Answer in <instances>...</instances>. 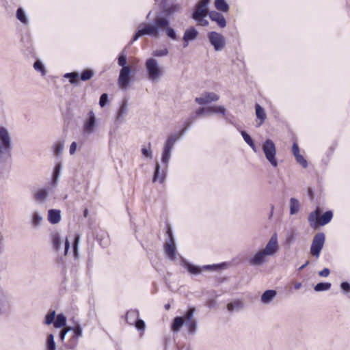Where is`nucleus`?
<instances>
[{"mask_svg": "<svg viewBox=\"0 0 350 350\" xmlns=\"http://www.w3.org/2000/svg\"><path fill=\"white\" fill-rule=\"evenodd\" d=\"M340 288L344 293L350 292V284L347 282H342L340 284Z\"/></svg>", "mask_w": 350, "mask_h": 350, "instance_id": "obj_59", "label": "nucleus"}, {"mask_svg": "<svg viewBox=\"0 0 350 350\" xmlns=\"http://www.w3.org/2000/svg\"><path fill=\"white\" fill-rule=\"evenodd\" d=\"M243 308V303L241 300H235L228 304L227 309L229 312L240 310Z\"/></svg>", "mask_w": 350, "mask_h": 350, "instance_id": "obj_32", "label": "nucleus"}, {"mask_svg": "<svg viewBox=\"0 0 350 350\" xmlns=\"http://www.w3.org/2000/svg\"><path fill=\"white\" fill-rule=\"evenodd\" d=\"M184 324H185V314L183 317H176L173 319L171 329L174 332H178Z\"/></svg>", "mask_w": 350, "mask_h": 350, "instance_id": "obj_25", "label": "nucleus"}, {"mask_svg": "<svg viewBox=\"0 0 350 350\" xmlns=\"http://www.w3.org/2000/svg\"><path fill=\"white\" fill-rule=\"evenodd\" d=\"M208 16L211 21L216 22L220 28H224L226 26V18L221 13L212 11L208 13Z\"/></svg>", "mask_w": 350, "mask_h": 350, "instance_id": "obj_18", "label": "nucleus"}, {"mask_svg": "<svg viewBox=\"0 0 350 350\" xmlns=\"http://www.w3.org/2000/svg\"><path fill=\"white\" fill-rule=\"evenodd\" d=\"M56 312L55 310L51 311L46 316H45V324L50 325L55 321Z\"/></svg>", "mask_w": 350, "mask_h": 350, "instance_id": "obj_45", "label": "nucleus"}, {"mask_svg": "<svg viewBox=\"0 0 350 350\" xmlns=\"http://www.w3.org/2000/svg\"><path fill=\"white\" fill-rule=\"evenodd\" d=\"M182 265L187 270L189 273L193 275H198L203 271H215L225 267L224 263L204 265L202 267L197 266L188 262L185 259L182 260Z\"/></svg>", "mask_w": 350, "mask_h": 350, "instance_id": "obj_5", "label": "nucleus"}, {"mask_svg": "<svg viewBox=\"0 0 350 350\" xmlns=\"http://www.w3.org/2000/svg\"><path fill=\"white\" fill-rule=\"evenodd\" d=\"M208 108L209 113H219L221 114L222 116H225L226 114V109L224 106H211L208 107Z\"/></svg>", "mask_w": 350, "mask_h": 350, "instance_id": "obj_41", "label": "nucleus"}, {"mask_svg": "<svg viewBox=\"0 0 350 350\" xmlns=\"http://www.w3.org/2000/svg\"><path fill=\"white\" fill-rule=\"evenodd\" d=\"M13 144L7 128L0 126V179L8 178L12 167Z\"/></svg>", "mask_w": 350, "mask_h": 350, "instance_id": "obj_1", "label": "nucleus"}, {"mask_svg": "<svg viewBox=\"0 0 350 350\" xmlns=\"http://www.w3.org/2000/svg\"><path fill=\"white\" fill-rule=\"evenodd\" d=\"M94 75V72L92 70L86 69L81 74V79L83 81L90 79Z\"/></svg>", "mask_w": 350, "mask_h": 350, "instance_id": "obj_43", "label": "nucleus"}, {"mask_svg": "<svg viewBox=\"0 0 350 350\" xmlns=\"http://www.w3.org/2000/svg\"><path fill=\"white\" fill-rule=\"evenodd\" d=\"M48 220L51 224H58L61 220V211L57 209L49 210Z\"/></svg>", "mask_w": 350, "mask_h": 350, "instance_id": "obj_23", "label": "nucleus"}, {"mask_svg": "<svg viewBox=\"0 0 350 350\" xmlns=\"http://www.w3.org/2000/svg\"><path fill=\"white\" fill-rule=\"evenodd\" d=\"M16 18L20 21L23 24L27 25L28 23L27 16L22 8H18L16 10Z\"/></svg>", "mask_w": 350, "mask_h": 350, "instance_id": "obj_36", "label": "nucleus"}, {"mask_svg": "<svg viewBox=\"0 0 350 350\" xmlns=\"http://www.w3.org/2000/svg\"><path fill=\"white\" fill-rule=\"evenodd\" d=\"M80 241V236L79 234H75L74 237V240L72 242V252L75 258H77L79 257L78 248Z\"/></svg>", "mask_w": 350, "mask_h": 350, "instance_id": "obj_38", "label": "nucleus"}, {"mask_svg": "<svg viewBox=\"0 0 350 350\" xmlns=\"http://www.w3.org/2000/svg\"><path fill=\"white\" fill-rule=\"evenodd\" d=\"M325 239V234L323 232H319L314 235L310 247V254L312 256L317 258L319 257L324 245Z\"/></svg>", "mask_w": 350, "mask_h": 350, "instance_id": "obj_9", "label": "nucleus"}, {"mask_svg": "<svg viewBox=\"0 0 350 350\" xmlns=\"http://www.w3.org/2000/svg\"><path fill=\"white\" fill-rule=\"evenodd\" d=\"M70 332V329H68V327L66 326L65 327L63 328V329L61 330L60 333H59V339L63 341L64 339H65V337H66V335L67 334L68 332Z\"/></svg>", "mask_w": 350, "mask_h": 350, "instance_id": "obj_58", "label": "nucleus"}, {"mask_svg": "<svg viewBox=\"0 0 350 350\" xmlns=\"http://www.w3.org/2000/svg\"><path fill=\"white\" fill-rule=\"evenodd\" d=\"M215 6L217 10L227 12L229 10V5L225 0H215Z\"/></svg>", "mask_w": 350, "mask_h": 350, "instance_id": "obj_35", "label": "nucleus"}, {"mask_svg": "<svg viewBox=\"0 0 350 350\" xmlns=\"http://www.w3.org/2000/svg\"><path fill=\"white\" fill-rule=\"evenodd\" d=\"M169 51L167 49H163L155 50L152 52V55L157 57H165L168 55Z\"/></svg>", "mask_w": 350, "mask_h": 350, "instance_id": "obj_46", "label": "nucleus"}, {"mask_svg": "<svg viewBox=\"0 0 350 350\" xmlns=\"http://www.w3.org/2000/svg\"><path fill=\"white\" fill-rule=\"evenodd\" d=\"M77 144L75 142H73L70 146L69 152L71 155H73L77 150Z\"/></svg>", "mask_w": 350, "mask_h": 350, "instance_id": "obj_62", "label": "nucleus"}, {"mask_svg": "<svg viewBox=\"0 0 350 350\" xmlns=\"http://www.w3.org/2000/svg\"><path fill=\"white\" fill-rule=\"evenodd\" d=\"M64 148V143L59 142L54 145V152L55 154H59Z\"/></svg>", "mask_w": 350, "mask_h": 350, "instance_id": "obj_54", "label": "nucleus"}, {"mask_svg": "<svg viewBox=\"0 0 350 350\" xmlns=\"http://www.w3.org/2000/svg\"><path fill=\"white\" fill-rule=\"evenodd\" d=\"M320 214L321 211L317 208L308 215V221L312 227L315 228L317 226H325L331 221L333 217V213L331 211L324 213L319 219Z\"/></svg>", "mask_w": 350, "mask_h": 350, "instance_id": "obj_6", "label": "nucleus"}, {"mask_svg": "<svg viewBox=\"0 0 350 350\" xmlns=\"http://www.w3.org/2000/svg\"><path fill=\"white\" fill-rule=\"evenodd\" d=\"M126 56L125 54L124 53H121L119 57H118V65L120 66H122V68H125V67H130L129 66H126Z\"/></svg>", "mask_w": 350, "mask_h": 350, "instance_id": "obj_49", "label": "nucleus"}, {"mask_svg": "<svg viewBox=\"0 0 350 350\" xmlns=\"http://www.w3.org/2000/svg\"><path fill=\"white\" fill-rule=\"evenodd\" d=\"M167 235L168 237V241L167 242H174V239L173 237L172 231L169 226H167V231H166Z\"/></svg>", "mask_w": 350, "mask_h": 350, "instance_id": "obj_60", "label": "nucleus"}, {"mask_svg": "<svg viewBox=\"0 0 350 350\" xmlns=\"http://www.w3.org/2000/svg\"><path fill=\"white\" fill-rule=\"evenodd\" d=\"M255 109H256V116L257 120L258 121V126H260L264 123V122L267 118L266 113H265L264 109L259 104H256Z\"/></svg>", "mask_w": 350, "mask_h": 350, "instance_id": "obj_27", "label": "nucleus"}, {"mask_svg": "<svg viewBox=\"0 0 350 350\" xmlns=\"http://www.w3.org/2000/svg\"><path fill=\"white\" fill-rule=\"evenodd\" d=\"M198 31L193 27H189L187 30H185L183 40H189V41H193L196 39L198 37Z\"/></svg>", "mask_w": 350, "mask_h": 350, "instance_id": "obj_29", "label": "nucleus"}, {"mask_svg": "<svg viewBox=\"0 0 350 350\" xmlns=\"http://www.w3.org/2000/svg\"><path fill=\"white\" fill-rule=\"evenodd\" d=\"M330 273V271L328 268H324L323 270L319 271V275L321 277H327Z\"/></svg>", "mask_w": 350, "mask_h": 350, "instance_id": "obj_63", "label": "nucleus"}, {"mask_svg": "<svg viewBox=\"0 0 350 350\" xmlns=\"http://www.w3.org/2000/svg\"><path fill=\"white\" fill-rule=\"evenodd\" d=\"M292 152L295 157H296L298 155H300L299 154V148L296 143H294L292 146Z\"/></svg>", "mask_w": 350, "mask_h": 350, "instance_id": "obj_61", "label": "nucleus"}, {"mask_svg": "<svg viewBox=\"0 0 350 350\" xmlns=\"http://www.w3.org/2000/svg\"><path fill=\"white\" fill-rule=\"evenodd\" d=\"M96 118L92 111L90 112V117L85 122L83 126V132L86 134H90L94 131L95 126Z\"/></svg>", "mask_w": 350, "mask_h": 350, "instance_id": "obj_21", "label": "nucleus"}, {"mask_svg": "<svg viewBox=\"0 0 350 350\" xmlns=\"http://www.w3.org/2000/svg\"><path fill=\"white\" fill-rule=\"evenodd\" d=\"M34 199L36 201L42 202L44 200V189H40L34 195Z\"/></svg>", "mask_w": 350, "mask_h": 350, "instance_id": "obj_52", "label": "nucleus"}, {"mask_svg": "<svg viewBox=\"0 0 350 350\" xmlns=\"http://www.w3.org/2000/svg\"><path fill=\"white\" fill-rule=\"evenodd\" d=\"M164 251L167 257L174 260L176 258V249L174 242H166L164 245Z\"/></svg>", "mask_w": 350, "mask_h": 350, "instance_id": "obj_20", "label": "nucleus"}, {"mask_svg": "<svg viewBox=\"0 0 350 350\" xmlns=\"http://www.w3.org/2000/svg\"><path fill=\"white\" fill-rule=\"evenodd\" d=\"M161 15H157L154 18L153 23H141L137 31L133 36V41H136L144 36H150L153 38H158L161 31V27L167 25L165 20L160 19Z\"/></svg>", "mask_w": 350, "mask_h": 350, "instance_id": "obj_3", "label": "nucleus"}, {"mask_svg": "<svg viewBox=\"0 0 350 350\" xmlns=\"http://www.w3.org/2000/svg\"><path fill=\"white\" fill-rule=\"evenodd\" d=\"M278 238L276 233L272 234L265 247L258 250L248 259L250 265L259 267L267 262V257L273 256L279 250Z\"/></svg>", "mask_w": 350, "mask_h": 350, "instance_id": "obj_2", "label": "nucleus"}, {"mask_svg": "<svg viewBox=\"0 0 350 350\" xmlns=\"http://www.w3.org/2000/svg\"><path fill=\"white\" fill-rule=\"evenodd\" d=\"M33 67L36 71L40 72L42 76H44V64L41 60H36L34 62Z\"/></svg>", "mask_w": 350, "mask_h": 350, "instance_id": "obj_44", "label": "nucleus"}, {"mask_svg": "<svg viewBox=\"0 0 350 350\" xmlns=\"http://www.w3.org/2000/svg\"><path fill=\"white\" fill-rule=\"evenodd\" d=\"M204 18L205 17L198 18L197 19H194V20L197 22L198 25L204 26V27H206L208 25V21L206 19H205Z\"/></svg>", "mask_w": 350, "mask_h": 350, "instance_id": "obj_57", "label": "nucleus"}, {"mask_svg": "<svg viewBox=\"0 0 350 350\" xmlns=\"http://www.w3.org/2000/svg\"><path fill=\"white\" fill-rule=\"evenodd\" d=\"M131 67L122 68L118 77V85L122 89H126L131 82Z\"/></svg>", "mask_w": 350, "mask_h": 350, "instance_id": "obj_13", "label": "nucleus"}, {"mask_svg": "<svg viewBox=\"0 0 350 350\" xmlns=\"http://www.w3.org/2000/svg\"><path fill=\"white\" fill-rule=\"evenodd\" d=\"M51 239L53 249L55 251H58L60 248V245L62 243V240L61 239L59 234L56 231L51 232Z\"/></svg>", "mask_w": 350, "mask_h": 350, "instance_id": "obj_28", "label": "nucleus"}, {"mask_svg": "<svg viewBox=\"0 0 350 350\" xmlns=\"http://www.w3.org/2000/svg\"><path fill=\"white\" fill-rule=\"evenodd\" d=\"M191 124V120L190 119H189L185 122L186 127L180 131L179 135L178 134H172V135H169L164 143V146H163V148L165 149V150H168L170 151H172L173 146L175 144L176 142L178 140V139L181 135H183L185 133V131L190 126Z\"/></svg>", "mask_w": 350, "mask_h": 350, "instance_id": "obj_11", "label": "nucleus"}, {"mask_svg": "<svg viewBox=\"0 0 350 350\" xmlns=\"http://www.w3.org/2000/svg\"><path fill=\"white\" fill-rule=\"evenodd\" d=\"M171 152L168 150H165L163 148L162 154H161V162L165 165H167L170 157H171Z\"/></svg>", "mask_w": 350, "mask_h": 350, "instance_id": "obj_42", "label": "nucleus"}, {"mask_svg": "<svg viewBox=\"0 0 350 350\" xmlns=\"http://www.w3.org/2000/svg\"><path fill=\"white\" fill-rule=\"evenodd\" d=\"M68 329H70V332H72V342H74V345L77 342V339L79 338H81L83 336V332H82V327L79 324H77L76 325L72 327V326H67Z\"/></svg>", "mask_w": 350, "mask_h": 350, "instance_id": "obj_26", "label": "nucleus"}, {"mask_svg": "<svg viewBox=\"0 0 350 350\" xmlns=\"http://www.w3.org/2000/svg\"><path fill=\"white\" fill-rule=\"evenodd\" d=\"M55 349L56 346L54 341V336L51 334L48 337L47 350H55Z\"/></svg>", "mask_w": 350, "mask_h": 350, "instance_id": "obj_48", "label": "nucleus"}, {"mask_svg": "<svg viewBox=\"0 0 350 350\" xmlns=\"http://www.w3.org/2000/svg\"><path fill=\"white\" fill-rule=\"evenodd\" d=\"M331 283L329 282H319L314 286V291L317 292L327 291L331 288Z\"/></svg>", "mask_w": 350, "mask_h": 350, "instance_id": "obj_40", "label": "nucleus"}, {"mask_svg": "<svg viewBox=\"0 0 350 350\" xmlns=\"http://www.w3.org/2000/svg\"><path fill=\"white\" fill-rule=\"evenodd\" d=\"M160 19L165 20L167 22L166 25L162 26L161 27V31H165L167 37H169L172 40H176L177 35H176V31L172 27H171L170 26V18H168L167 17H163V16H160Z\"/></svg>", "mask_w": 350, "mask_h": 350, "instance_id": "obj_19", "label": "nucleus"}, {"mask_svg": "<svg viewBox=\"0 0 350 350\" xmlns=\"http://www.w3.org/2000/svg\"><path fill=\"white\" fill-rule=\"evenodd\" d=\"M241 134L243 137V138L244 139L245 142L247 144H250L252 142H253L254 141L252 140V137L250 136L249 134H247L245 131H242L241 132Z\"/></svg>", "mask_w": 350, "mask_h": 350, "instance_id": "obj_56", "label": "nucleus"}, {"mask_svg": "<svg viewBox=\"0 0 350 350\" xmlns=\"http://www.w3.org/2000/svg\"><path fill=\"white\" fill-rule=\"evenodd\" d=\"M21 43L23 47L28 52L31 53L32 51V43L30 36L28 34L23 36L21 38Z\"/></svg>", "mask_w": 350, "mask_h": 350, "instance_id": "obj_33", "label": "nucleus"}, {"mask_svg": "<svg viewBox=\"0 0 350 350\" xmlns=\"http://www.w3.org/2000/svg\"><path fill=\"white\" fill-rule=\"evenodd\" d=\"M295 159H296V161L298 163H299L300 165H301V166L304 168H306L308 167V162L302 155L300 154V155L297 156L295 157Z\"/></svg>", "mask_w": 350, "mask_h": 350, "instance_id": "obj_51", "label": "nucleus"}, {"mask_svg": "<svg viewBox=\"0 0 350 350\" xmlns=\"http://www.w3.org/2000/svg\"><path fill=\"white\" fill-rule=\"evenodd\" d=\"M70 250V242L67 239V238L65 239V244H64V256H66L68 253V251Z\"/></svg>", "mask_w": 350, "mask_h": 350, "instance_id": "obj_64", "label": "nucleus"}, {"mask_svg": "<svg viewBox=\"0 0 350 350\" xmlns=\"http://www.w3.org/2000/svg\"><path fill=\"white\" fill-rule=\"evenodd\" d=\"M210 0H200L196 5L194 12L192 14V18L206 17L208 14V5Z\"/></svg>", "mask_w": 350, "mask_h": 350, "instance_id": "obj_10", "label": "nucleus"}, {"mask_svg": "<svg viewBox=\"0 0 350 350\" xmlns=\"http://www.w3.org/2000/svg\"><path fill=\"white\" fill-rule=\"evenodd\" d=\"M64 77L69 79L70 83L72 85H77L79 83V73L77 72L66 73Z\"/></svg>", "mask_w": 350, "mask_h": 350, "instance_id": "obj_37", "label": "nucleus"}, {"mask_svg": "<svg viewBox=\"0 0 350 350\" xmlns=\"http://www.w3.org/2000/svg\"><path fill=\"white\" fill-rule=\"evenodd\" d=\"M207 38L215 51H220L225 47L226 40L221 33L216 31H211L208 33Z\"/></svg>", "mask_w": 350, "mask_h": 350, "instance_id": "obj_8", "label": "nucleus"}, {"mask_svg": "<svg viewBox=\"0 0 350 350\" xmlns=\"http://www.w3.org/2000/svg\"><path fill=\"white\" fill-rule=\"evenodd\" d=\"M142 154L149 159L152 158V152L151 150V144L148 143V148L142 147Z\"/></svg>", "mask_w": 350, "mask_h": 350, "instance_id": "obj_47", "label": "nucleus"}, {"mask_svg": "<svg viewBox=\"0 0 350 350\" xmlns=\"http://www.w3.org/2000/svg\"><path fill=\"white\" fill-rule=\"evenodd\" d=\"M277 292L275 290H267L261 295L260 301L264 304H270L276 297Z\"/></svg>", "mask_w": 350, "mask_h": 350, "instance_id": "obj_24", "label": "nucleus"}, {"mask_svg": "<svg viewBox=\"0 0 350 350\" xmlns=\"http://www.w3.org/2000/svg\"><path fill=\"white\" fill-rule=\"evenodd\" d=\"M108 103V94L106 93L103 94L99 100V105L104 107Z\"/></svg>", "mask_w": 350, "mask_h": 350, "instance_id": "obj_53", "label": "nucleus"}, {"mask_svg": "<svg viewBox=\"0 0 350 350\" xmlns=\"http://www.w3.org/2000/svg\"><path fill=\"white\" fill-rule=\"evenodd\" d=\"M145 67L148 79L152 82L159 81V78L163 75L162 68L159 65L158 61L153 57L146 59Z\"/></svg>", "mask_w": 350, "mask_h": 350, "instance_id": "obj_4", "label": "nucleus"}, {"mask_svg": "<svg viewBox=\"0 0 350 350\" xmlns=\"http://www.w3.org/2000/svg\"><path fill=\"white\" fill-rule=\"evenodd\" d=\"M129 111V105L126 99H124L121 105L118 109L116 114V122H122L124 120V117L126 116Z\"/></svg>", "mask_w": 350, "mask_h": 350, "instance_id": "obj_17", "label": "nucleus"}, {"mask_svg": "<svg viewBox=\"0 0 350 350\" xmlns=\"http://www.w3.org/2000/svg\"><path fill=\"white\" fill-rule=\"evenodd\" d=\"M139 312L137 310H129L126 315V322L133 325L134 323L139 318Z\"/></svg>", "mask_w": 350, "mask_h": 350, "instance_id": "obj_30", "label": "nucleus"}, {"mask_svg": "<svg viewBox=\"0 0 350 350\" xmlns=\"http://www.w3.org/2000/svg\"><path fill=\"white\" fill-rule=\"evenodd\" d=\"M265 158L273 167L278 166L276 159V148L273 142L269 139L265 140L262 146Z\"/></svg>", "mask_w": 350, "mask_h": 350, "instance_id": "obj_7", "label": "nucleus"}, {"mask_svg": "<svg viewBox=\"0 0 350 350\" xmlns=\"http://www.w3.org/2000/svg\"><path fill=\"white\" fill-rule=\"evenodd\" d=\"M289 205H290V214L292 215L297 214L300 208V204H299V200L295 198H291L290 199Z\"/></svg>", "mask_w": 350, "mask_h": 350, "instance_id": "obj_31", "label": "nucleus"}, {"mask_svg": "<svg viewBox=\"0 0 350 350\" xmlns=\"http://www.w3.org/2000/svg\"><path fill=\"white\" fill-rule=\"evenodd\" d=\"M62 166L61 163H57L55 164V167L53 171V173H52L51 179L50 182L49 183L48 189H46L45 188V198H46V196H47V190L51 191L56 187V186L57 185V181H58V179H59V175H60V173L62 171Z\"/></svg>", "mask_w": 350, "mask_h": 350, "instance_id": "obj_14", "label": "nucleus"}, {"mask_svg": "<svg viewBox=\"0 0 350 350\" xmlns=\"http://www.w3.org/2000/svg\"><path fill=\"white\" fill-rule=\"evenodd\" d=\"M42 221V217L39 213L35 211L32 213L31 225L33 228H36L40 225Z\"/></svg>", "mask_w": 350, "mask_h": 350, "instance_id": "obj_39", "label": "nucleus"}, {"mask_svg": "<svg viewBox=\"0 0 350 350\" xmlns=\"http://www.w3.org/2000/svg\"><path fill=\"white\" fill-rule=\"evenodd\" d=\"M161 167L158 162H156L154 167V172L152 177V181L154 183L157 181H159L161 183H163L165 178V170H163L161 172L160 171Z\"/></svg>", "mask_w": 350, "mask_h": 350, "instance_id": "obj_22", "label": "nucleus"}, {"mask_svg": "<svg viewBox=\"0 0 350 350\" xmlns=\"http://www.w3.org/2000/svg\"><path fill=\"white\" fill-rule=\"evenodd\" d=\"M195 311V308L191 307L185 312V325L191 334H193L197 329V321L193 319Z\"/></svg>", "mask_w": 350, "mask_h": 350, "instance_id": "obj_12", "label": "nucleus"}, {"mask_svg": "<svg viewBox=\"0 0 350 350\" xmlns=\"http://www.w3.org/2000/svg\"><path fill=\"white\" fill-rule=\"evenodd\" d=\"M133 325L139 331H144L146 327L145 322L139 319H137Z\"/></svg>", "mask_w": 350, "mask_h": 350, "instance_id": "obj_50", "label": "nucleus"}, {"mask_svg": "<svg viewBox=\"0 0 350 350\" xmlns=\"http://www.w3.org/2000/svg\"><path fill=\"white\" fill-rule=\"evenodd\" d=\"M53 323L55 328L65 327L66 326V318L63 314H59Z\"/></svg>", "mask_w": 350, "mask_h": 350, "instance_id": "obj_34", "label": "nucleus"}, {"mask_svg": "<svg viewBox=\"0 0 350 350\" xmlns=\"http://www.w3.org/2000/svg\"><path fill=\"white\" fill-rule=\"evenodd\" d=\"M219 99V96L214 92H204L201 96L196 97L195 101L199 105H207Z\"/></svg>", "mask_w": 350, "mask_h": 350, "instance_id": "obj_15", "label": "nucleus"}, {"mask_svg": "<svg viewBox=\"0 0 350 350\" xmlns=\"http://www.w3.org/2000/svg\"><path fill=\"white\" fill-rule=\"evenodd\" d=\"M160 9L161 10V14H163L160 15L169 18L170 16L178 11V6L177 5H167L166 2H164L162 0L160 4Z\"/></svg>", "mask_w": 350, "mask_h": 350, "instance_id": "obj_16", "label": "nucleus"}, {"mask_svg": "<svg viewBox=\"0 0 350 350\" xmlns=\"http://www.w3.org/2000/svg\"><path fill=\"white\" fill-rule=\"evenodd\" d=\"M203 114H210L208 107H200L196 111V115L197 116H201Z\"/></svg>", "mask_w": 350, "mask_h": 350, "instance_id": "obj_55", "label": "nucleus"}]
</instances>
